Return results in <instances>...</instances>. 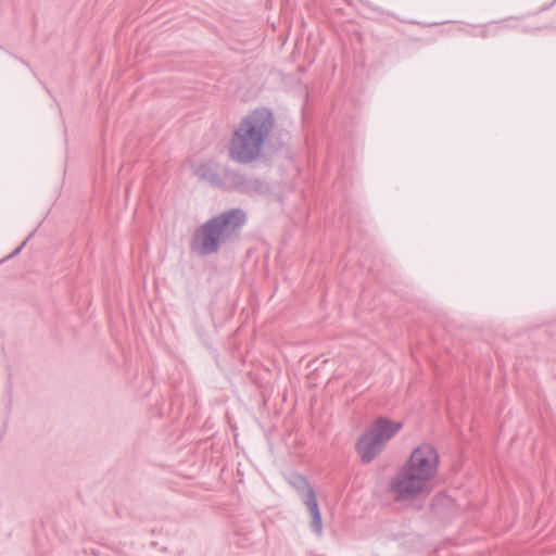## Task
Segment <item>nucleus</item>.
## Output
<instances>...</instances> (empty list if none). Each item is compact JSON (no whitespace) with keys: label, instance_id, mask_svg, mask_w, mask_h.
<instances>
[{"label":"nucleus","instance_id":"f257e3e1","mask_svg":"<svg viewBox=\"0 0 556 556\" xmlns=\"http://www.w3.org/2000/svg\"><path fill=\"white\" fill-rule=\"evenodd\" d=\"M440 465V453L433 444L422 442L414 446L390 483L393 500L412 503L428 494L439 476Z\"/></svg>","mask_w":556,"mask_h":556},{"label":"nucleus","instance_id":"f03ea898","mask_svg":"<svg viewBox=\"0 0 556 556\" xmlns=\"http://www.w3.org/2000/svg\"><path fill=\"white\" fill-rule=\"evenodd\" d=\"M244 222L245 215L239 210L216 216L195 232L192 249L201 254L215 252L219 243L231 238Z\"/></svg>","mask_w":556,"mask_h":556},{"label":"nucleus","instance_id":"7ed1b4c3","mask_svg":"<svg viewBox=\"0 0 556 556\" xmlns=\"http://www.w3.org/2000/svg\"><path fill=\"white\" fill-rule=\"evenodd\" d=\"M402 429V424L387 418H377L356 442V452L364 463L377 457L387 443Z\"/></svg>","mask_w":556,"mask_h":556},{"label":"nucleus","instance_id":"20e7f679","mask_svg":"<svg viewBox=\"0 0 556 556\" xmlns=\"http://www.w3.org/2000/svg\"><path fill=\"white\" fill-rule=\"evenodd\" d=\"M275 117L266 108L252 110L245 115L240 125L233 130L231 139L262 140L267 139L273 130Z\"/></svg>","mask_w":556,"mask_h":556},{"label":"nucleus","instance_id":"39448f33","mask_svg":"<svg viewBox=\"0 0 556 556\" xmlns=\"http://www.w3.org/2000/svg\"><path fill=\"white\" fill-rule=\"evenodd\" d=\"M262 141H232L230 153L237 162H250L254 160L261 151Z\"/></svg>","mask_w":556,"mask_h":556},{"label":"nucleus","instance_id":"423d86ee","mask_svg":"<svg viewBox=\"0 0 556 556\" xmlns=\"http://www.w3.org/2000/svg\"><path fill=\"white\" fill-rule=\"evenodd\" d=\"M481 36H482L483 38H486V37L489 36V31H488L486 29H483V30L481 31Z\"/></svg>","mask_w":556,"mask_h":556}]
</instances>
